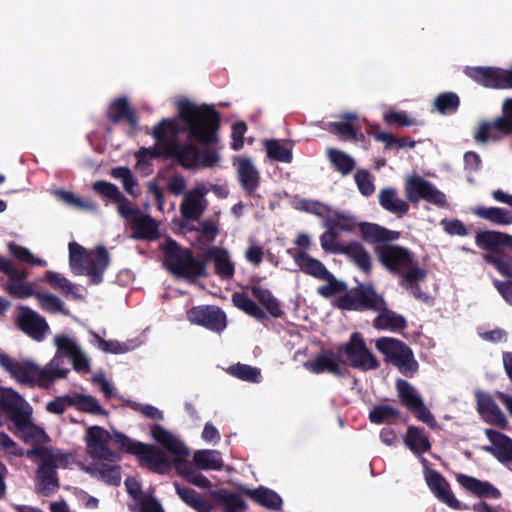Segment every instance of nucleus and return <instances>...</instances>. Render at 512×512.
Wrapping results in <instances>:
<instances>
[{"instance_id":"nucleus-49","label":"nucleus","mask_w":512,"mask_h":512,"mask_svg":"<svg viewBox=\"0 0 512 512\" xmlns=\"http://www.w3.org/2000/svg\"><path fill=\"white\" fill-rule=\"evenodd\" d=\"M0 405L11 411V415H13L22 411L28 404L16 391L4 388L1 392Z\"/></svg>"},{"instance_id":"nucleus-57","label":"nucleus","mask_w":512,"mask_h":512,"mask_svg":"<svg viewBox=\"0 0 512 512\" xmlns=\"http://www.w3.org/2000/svg\"><path fill=\"white\" fill-rule=\"evenodd\" d=\"M228 371L235 377L244 381L259 382L261 378L259 369L244 364L231 366Z\"/></svg>"},{"instance_id":"nucleus-7","label":"nucleus","mask_w":512,"mask_h":512,"mask_svg":"<svg viewBox=\"0 0 512 512\" xmlns=\"http://www.w3.org/2000/svg\"><path fill=\"white\" fill-rule=\"evenodd\" d=\"M113 439L120 449L138 457L142 465L158 473H165L170 469L166 455L151 445L137 442L122 433H114Z\"/></svg>"},{"instance_id":"nucleus-61","label":"nucleus","mask_w":512,"mask_h":512,"mask_svg":"<svg viewBox=\"0 0 512 512\" xmlns=\"http://www.w3.org/2000/svg\"><path fill=\"white\" fill-rule=\"evenodd\" d=\"M384 121L388 125H396L399 127H410L417 125V120L409 117L405 111H388L384 114Z\"/></svg>"},{"instance_id":"nucleus-10","label":"nucleus","mask_w":512,"mask_h":512,"mask_svg":"<svg viewBox=\"0 0 512 512\" xmlns=\"http://www.w3.org/2000/svg\"><path fill=\"white\" fill-rule=\"evenodd\" d=\"M375 346L402 373H414L417 370L418 365L411 349L401 341L382 337L376 340Z\"/></svg>"},{"instance_id":"nucleus-34","label":"nucleus","mask_w":512,"mask_h":512,"mask_svg":"<svg viewBox=\"0 0 512 512\" xmlns=\"http://www.w3.org/2000/svg\"><path fill=\"white\" fill-rule=\"evenodd\" d=\"M175 490L177 495L185 502L189 507L193 508L197 512H211L213 509L212 503L198 494L196 491L182 487L175 484Z\"/></svg>"},{"instance_id":"nucleus-6","label":"nucleus","mask_w":512,"mask_h":512,"mask_svg":"<svg viewBox=\"0 0 512 512\" xmlns=\"http://www.w3.org/2000/svg\"><path fill=\"white\" fill-rule=\"evenodd\" d=\"M151 435L155 441L164 446L173 455V463L179 474L197 487H211L210 481L204 475L192 470L191 465L186 460L189 451L177 437L159 425L152 427Z\"/></svg>"},{"instance_id":"nucleus-30","label":"nucleus","mask_w":512,"mask_h":512,"mask_svg":"<svg viewBox=\"0 0 512 512\" xmlns=\"http://www.w3.org/2000/svg\"><path fill=\"white\" fill-rule=\"evenodd\" d=\"M206 259L213 262L216 273L222 278L233 276L235 267L226 250L211 248L206 252Z\"/></svg>"},{"instance_id":"nucleus-23","label":"nucleus","mask_w":512,"mask_h":512,"mask_svg":"<svg viewBox=\"0 0 512 512\" xmlns=\"http://www.w3.org/2000/svg\"><path fill=\"white\" fill-rule=\"evenodd\" d=\"M396 386L402 402L414 411L417 418L425 423L433 424L434 419L431 413L424 407L415 389L404 380H398Z\"/></svg>"},{"instance_id":"nucleus-35","label":"nucleus","mask_w":512,"mask_h":512,"mask_svg":"<svg viewBox=\"0 0 512 512\" xmlns=\"http://www.w3.org/2000/svg\"><path fill=\"white\" fill-rule=\"evenodd\" d=\"M378 313V316L374 320V326L377 329L382 330H395L405 327V319L393 311L389 310L384 301L383 307L378 310H374Z\"/></svg>"},{"instance_id":"nucleus-42","label":"nucleus","mask_w":512,"mask_h":512,"mask_svg":"<svg viewBox=\"0 0 512 512\" xmlns=\"http://www.w3.org/2000/svg\"><path fill=\"white\" fill-rule=\"evenodd\" d=\"M71 405L77 407V409L94 414V415H106V411L99 405L98 401L90 396L81 393H75L71 396Z\"/></svg>"},{"instance_id":"nucleus-24","label":"nucleus","mask_w":512,"mask_h":512,"mask_svg":"<svg viewBox=\"0 0 512 512\" xmlns=\"http://www.w3.org/2000/svg\"><path fill=\"white\" fill-rule=\"evenodd\" d=\"M207 192V189L202 186L196 187L185 194L180 205V211L184 219L188 221L199 219L206 209L207 201L205 195Z\"/></svg>"},{"instance_id":"nucleus-38","label":"nucleus","mask_w":512,"mask_h":512,"mask_svg":"<svg viewBox=\"0 0 512 512\" xmlns=\"http://www.w3.org/2000/svg\"><path fill=\"white\" fill-rule=\"evenodd\" d=\"M341 363L340 356L338 359L332 354H324L306 363V367L314 373L327 371L332 374H338L340 373Z\"/></svg>"},{"instance_id":"nucleus-60","label":"nucleus","mask_w":512,"mask_h":512,"mask_svg":"<svg viewBox=\"0 0 512 512\" xmlns=\"http://www.w3.org/2000/svg\"><path fill=\"white\" fill-rule=\"evenodd\" d=\"M321 280H324L326 283L320 286L317 291L324 297H331L346 289L345 283L337 280L329 271L328 277L321 278Z\"/></svg>"},{"instance_id":"nucleus-22","label":"nucleus","mask_w":512,"mask_h":512,"mask_svg":"<svg viewBox=\"0 0 512 512\" xmlns=\"http://www.w3.org/2000/svg\"><path fill=\"white\" fill-rule=\"evenodd\" d=\"M106 116L115 125L126 122L132 130H136L138 127L137 112L130 105L127 97L123 96L112 100L108 106Z\"/></svg>"},{"instance_id":"nucleus-44","label":"nucleus","mask_w":512,"mask_h":512,"mask_svg":"<svg viewBox=\"0 0 512 512\" xmlns=\"http://www.w3.org/2000/svg\"><path fill=\"white\" fill-rule=\"evenodd\" d=\"M118 212L126 220H131L130 224H158L152 218H143L137 208L132 207L127 198L123 195L122 199L117 200Z\"/></svg>"},{"instance_id":"nucleus-32","label":"nucleus","mask_w":512,"mask_h":512,"mask_svg":"<svg viewBox=\"0 0 512 512\" xmlns=\"http://www.w3.org/2000/svg\"><path fill=\"white\" fill-rule=\"evenodd\" d=\"M53 195L57 200L62 202L68 208L80 212H94L97 209L96 203L81 198L71 191L58 188L53 191Z\"/></svg>"},{"instance_id":"nucleus-39","label":"nucleus","mask_w":512,"mask_h":512,"mask_svg":"<svg viewBox=\"0 0 512 512\" xmlns=\"http://www.w3.org/2000/svg\"><path fill=\"white\" fill-rule=\"evenodd\" d=\"M475 214L494 224H512V209L499 207H479Z\"/></svg>"},{"instance_id":"nucleus-45","label":"nucleus","mask_w":512,"mask_h":512,"mask_svg":"<svg viewBox=\"0 0 512 512\" xmlns=\"http://www.w3.org/2000/svg\"><path fill=\"white\" fill-rule=\"evenodd\" d=\"M176 161L185 169H193L198 166L199 148L192 143H181Z\"/></svg>"},{"instance_id":"nucleus-37","label":"nucleus","mask_w":512,"mask_h":512,"mask_svg":"<svg viewBox=\"0 0 512 512\" xmlns=\"http://www.w3.org/2000/svg\"><path fill=\"white\" fill-rule=\"evenodd\" d=\"M83 470L110 485H119L121 482V474L118 466H110L102 464L100 466H84Z\"/></svg>"},{"instance_id":"nucleus-12","label":"nucleus","mask_w":512,"mask_h":512,"mask_svg":"<svg viewBox=\"0 0 512 512\" xmlns=\"http://www.w3.org/2000/svg\"><path fill=\"white\" fill-rule=\"evenodd\" d=\"M464 74L474 82L487 88H512V69L503 70L497 67L467 66L464 69Z\"/></svg>"},{"instance_id":"nucleus-5","label":"nucleus","mask_w":512,"mask_h":512,"mask_svg":"<svg viewBox=\"0 0 512 512\" xmlns=\"http://www.w3.org/2000/svg\"><path fill=\"white\" fill-rule=\"evenodd\" d=\"M69 265L75 274H87L94 284H99L103 280V273L110 263L108 251L98 246L91 251H87L81 245L69 243Z\"/></svg>"},{"instance_id":"nucleus-64","label":"nucleus","mask_w":512,"mask_h":512,"mask_svg":"<svg viewBox=\"0 0 512 512\" xmlns=\"http://www.w3.org/2000/svg\"><path fill=\"white\" fill-rule=\"evenodd\" d=\"M397 411L389 405L375 406L369 413L372 423L380 424L396 417Z\"/></svg>"},{"instance_id":"nucleus-27","label":"nucleus","mask_w":512,"mask_h":512,"mask_svg":"<svg viewBox=\"0 0 512 512\" xmlns=\"http://www.w3.org/2000/svg\"><path fill=\"white\" fill-rule=\"evenodd\" d=\"M476 396L478 411L485 421L505 427L507 425V419L495 401L488 394L482 392H478Z\"/></svg>"},{"instance_id":"nucleus-53","label":"nucleus","mask_w":512,"mask_h":512,"mask_svg":"<svg viewBox=\"0 0 512 512\" xmlns=\"http://www.w3.org/2000/svg\"><path fill=\"white\" fill-rule=\"evenodd\" d=\"M233 304L243 310L248 315L255 317L256 319H262L264 317L263 311L243 293H235L232 296Z\"/></svg>"},{"instance_id":"nucleus-56","label":"nucleus","mask_w":512,"mask_h":512,"mask_svg":"<svg viewBox=\"0 0 512 512\" xmlns=\"http://www.w3.org/2000/svg\"><path fill=\"white\" fill-rule=\"evenodd\" d=\"M348 256L365 273L371 270L370 255L359 245H353L348 249Z\"/></svg>"},{"instance_id":"nucleus-62","label":"nucleus","mask_w":512,"mask_h":512,"mask_svg":"<svg viewBox=\"0 0 512 512\" xmlns=\"http://www.w3.org/2000/svg\"><path fill=\"white\" fill-rule=\"evenodd\" d=\"M219 499L223 503L224 512H239L247 509V503L237 494L223 492Z\"/></svg>"},{"instance_id":"nucleus-18","label":"nucleus","mask_w":512,"mask_h":512,"mask_svg":"<svg viewBox=\"0 0 512 512\" xmlns=\"http://www.w3.org/2000/svg\"><path fill=\"white\" fill-rule=\"evenodd\" d=\"M302 205L304 211L323 219L324 224H370L369 222H356L355 217L349 212L335 210L319 201L307 200Z\"/></svg>"},{"instance_id":"nucleus-41","label":"nucleus","mask_w":512,"mask_h":512,"mask_svg":"<svg viewBox=\"0 0 512 512\" xmlns=\"http://www.w3.org/2000/svg\"><path fill=\"white\" fill-rule=\"evenodd\" d=\"M295 261L300 269L309 275L319 279L328 277V270L317 259L300 253L295 256Z\"/></svg>"},{"instance_id":"nucleus-2","label":"nucleus","mask_w":512,"mask_h":512,"mask_svg":"<svg viewBox=\"0 0 512 512\" xmlns=\"http://www.w3.org/2000/svg\"><path fill=\"white\" fill-rule=\"evenodd\" d=\"M361 227L365 241L376 246L379 261L392 273H404L402 285L410 289L416 297H421L415 283L425 277V271L413 265V259L408 250L400 246L386 245L397 240L399 233L383 226Z\"/></svg>"},{"instance_id":"nucleus-14","label":"nucleus","mask_w":512,"mask_h":512,"mask_svg":"<svg viewBox=\"0 0 512 512\" xmlns=\"http://www.w3.org/2000/svg\"><path fill=\"white\" fill-rule=\"evenodd\" d=\"M339 355L341 362L364 370L375 369L379 364L357 333L351 336L347 346L339 351Z\"/></svg>"},{"instance_id":"nucleus-4","label":"nucleus","mask_w":512,"mask_h":512,"mask_svg":"<svg viewBox=\"0 0 512 512\" xmlns=\"http://www.w3.org/2000/svg\"><path fill=\"white\" fill-rule=\"evenodd\" d=\"M29 458L39 456L41 465L37 470L36 490L49 496L58 489L57 468H66L72 462V456L56 448H34L26 454Z\"/></svg>"},{"instance_id":"nucleus-26","label":"nucleus","mask_w":512,"mask_h":512,"mask_svg":"<svg viewBox=\"0 0 512 512\" xmlns=\"http://www.w3.org/2000/svg\"><path fill=\"white\" fill-rule=\"evenodd\" d=\"M237 176L242 189L248 195H253L259 187L260 175L249 158L238 159Z\"/></svg>"},{"instance_id":"nucleus-9","label":"nucleus","mask_w":512,"mask_h":512,"mask_svg":"<svg viewBox=\"0 0 512 512\" xmlns=\"http://www.w3.org/2000/svg\"><path fill=\"white\" fill-rule=\"evenodd\" d=\"M512 134V99H507L502 106V115L493 121H481L477 131L474 133V140L479 144H486L489 141L498 142L505 136Z\"/></svg>"},{"instance_id":"nucleus-13","label":"nucleus","mask_w":512,"mask_h":512,"mask_svg":"<svg viewBox=\"0 0 512 512\" xmlns=\"http://www.w3.org/2000/svg\"><path fill=\"white\" fill-rule=\"evenodd\" d=\"M13 427L10 430L24 442L29 444H42L47 442L45 431L32 422V408L26 405L19 413L11 415Z\"/></svg>"},{"instance_id":"nucleus-51","label":"nucleus","mask_w":512,"mask_h":512,"mask_svg":"<svg viewBox=\"0 0 512 512\" xmlns=\"http://www.w3.org/2000/svg\"><path fill=\"white\" fill-rule=\"evenodd\" d=\"M267 156L272 159L283 163H291L293 160L292 151L281 145L278 140L271 139L265 142Z\"/></svg>"},{"instance_id":"nucleus-3","label":"nucleus","mask_w":512,"mask_h":512,"mask_svg":"<svg viewBox=\"0 0 512 512\" xmlns=\"http://www.w3.org/2000/svg\"><path fill=\"white\" fill-rule=\"evenodd\" d=\"M0 366L17 383L26 387L48 388L56 380L66 378L69 370L63 367L59 354L55 355L45 366H40L30 359H14L0 352Z\"/></svg>"},{"instance_id":"nucleus-15","label":"nucleus","mask_w":512,"mask_h":512,"mask_svg":"<svg viewBox=\"0 0 512 512\" xmlns=\"http://www.w3.org/2000/svg\"><path fill=\"white\" fill-rule=\"evenodd\" d=\"M110 433L102 427L91 426L84 436L87 453L95 459L117 462L119 455L108 447Z\"/></svg>"},{"instance_id":"nucleus-33","label":"nucleus","mask_w":512,"mask_h":512,"mask_svg":"<svg viewBox=\"0 0 512 512\" xmlns=\"http://www.w3.org/2000/svg\"><path fill=\"white\" fill-rule=\"evenodd\" d=\"M379 204L386 211L402 216L409 210V205L404 200L398 197L397 191L394 188H384L378 195Z\"/></svg>"},{"instance_id":"nucleus-16","label":"nucleus","mask_w":512,"mask_h":512,"mask_svg":"<svg viewBox=\"0 0 512 512\" xmlns=\"http://www.w3.org/2000/svg\"><path fill=\"white\" fill-rule=\"evenodd\" d=\"M0 271L8 277L6 290L16 298H27L35 296V285L26 281L27 273L13 266L6 258L0 256Z\"/></svg>"},{"instance_id":"nucleus-55","label":"nucleus","mask_w":512,"mask_h":512,"mask_svg":"<svg viewBox=\"0 0 512 512\" xmlns=\"http://www.w3.org/2000/svg\"><path fill=\"white\" fill-rule=\"evenodd\" d=\"M8 250L16 259L30 263L32 265L45 266L46 261L33 255V253L25 247L14 243L8 244Z\"/></svg>"},{"instance_id":"nucleus-36","label":"nucleus","mask_w":512,"mask_h":512,"mask_svg":"<svg viewBox=\"0 0 512 512\" xmlns=\"http://www.w3.org/2000/svg\"><path fill=\"white\" fill-rule=\"evenodd\" d=\"M194 465L201 470H220L223 467L221 454L216 450H197L193 454Z\"/></svg>"},{"instance_id":"nucleus-31","label":"nucleus","mask_w":512,"mask_h":512,"mask_svg":"<svg viewBox=\"0 0 512 512\" xmlns=\"http://www.w3.org/2000/svg\"><path fill=\"white\" fill-rule=\"evenodd\" d=\"M240 489L242 493L266 508L278 510L282 506L281 497L270 489L264 487L250 489L244 486Z\"/></svg>"},{"instance_id":"nucleus-17","label":"nucleus","mask_w":512,"mask_h":512,"mask_svg":"<svg viewBox=\"0 0 512 512\" xmlns=\"http://www.w3.org/2000/svg\"><path fill=\"white\" fill-rule=\"evenodd\" d=\"M405 193L407 199L416 203L423 199L432 204L443 206L446 203V196L438 190L431 182L420 176H411L406 183Z\"/></svg>"},{"instance_id":"nucleus-29","label":"nucleus","mask_w":512,"mask_h":512,"mask_svg":"<svg viewBox=\"0 0 512 512\" xmlns=\"http://www.w3.org/2000/svg\"><path fill=\"white\" fill-rule=\"evenodd\" d=\"M457 482L469 492L475 494L478 497H489L498 499L501 496V492L486 481H481L472 476L465 474H457Z\"/></svg>"},{"instance_id":"nucleus-54","label":"nucleus","mask_w":512,"mask_h":512,"mask_svg":"<svg viewBox=\"0 0 512 512\" xmlns=\"http://www.w3.org/2000/svg\"><path fill=\"white\" fill-rule=\"evenodd\" d=\"M45 280L55 289L62 291L66 295L77 297L75 286L64 276L54 271L45 273Z\"/></svg>"},{"instance_id":"nucleus-46","label":"nucleus","mask_w":512,"mask_h":512,"mask_svg":"<svg viewBox=\"0 0 512 512\" xmlns=\"http://www.w3.org/2000/svg\"><path fill=\"white\" fill-rule=\"evenodd\" d=\"M347 226H331L330 229L321 236V245L323 249L332 252H338L343 249L341 233Z\"/></svg>"},{"instance_id":"nucleus-28","label":"nucleus","mask_w":512,"mask_h":512,"mask_svg":"<svg viewBox=\"0 0 512 512\" xmlns=\"http://www.w3.org/2000/svg\"><path fill=\"white\" fill-rule=\"evenodd\" d=\"M477 245L484 250L498 254L502 249L507 248L512 251V236L496 231H486L476 237Z\"/></svg>"},{"instance_id":"nucleus-47","label":"nucleus","mask_w":512,"mask_h":512,"mask_svg":"<svg viewBox=\"0 0 512 512\" xmlns=\"http://www.w3.org/2000/svg\"><path fill=\"white\" fill-rule=\"evenodd\" d=\"M460 106V98L454 92L440 93L434 100V107L441 114L455 113Z\"/></svg>"},{"instance_id":"nucleus-1","label":"nucleus","mask_w":512,"mask_h":512,"mask_svg":"<svg viewBox=\"0 0 512 512\" xmlns=\"http://www.w3.org/2000/svg\"><path fill=\"white\" fill-rule=\"evenodd\" d=\"M178 117L184 124L182 131L187 133L188 139L204 147L199 149L198 165L207 168L216 166L220 156L208 148L219 143L220 113L211 105H197L184 99L178 102Z\"/></svg>"},{"instance_id":"nucleus-25","label":"nucleus","mask_w":512,"mask_h":512,"mask_svg":"<svg viewBox=\"0 0 512 512\" xmlns=\"http://www.w3.org/2000/svg\"><path fill=\"white\" fill-rule=\"evenodd\" d=\"M54 344L59 354H64L71 358L75 370H88L89 360L72 338L65 335H56L54 337Z\"/></svg>"},{"instance_id":"nucleus-40","label":"nucleus","mask_w":512,"mask_h":512,"mask_svg":"<svg viewBox=\"0 0 512 512\" xmlns=\"http://www.w3.org/2000/svg\"><path fill=\"white\" fill-rule=\"evenodd\" d=\"M328 158L333 168L344 176L350 174L356 165L355 160L350 155L338 149H329Z\"/></svg>"},{"instance_id":"nucleus-11","label":"nucleus","mask_w":512,"mask_h":512,"mask_svg":"<svg viewBox=\"0 0 512 512\" xmlns=\"http://www.w3.org/2000/svg\"><path fill=\"white\" fill-rule=\"evenodd\" d=\"M384 298L370 285H360L336 300V306L344 310H378Z\"/></svg>"},{"instance_id":"nucleus-52","label":"nucleus","mask_w":512,"mask_h":512,"mask_svg":"<svg viewBox=\"0 0 512 512\" xmlns=\"http://www.w3.org/2000/svg\"><path fill=\"white\" fill-rule=\"evenodd\" d=\"M484 260L492 264L498 272L507 278H512V258L508 255L502 254H486Z\"/></svg>"},{"instance_id":"nucleus-21","label":"nucleus","mask_w":512,"mask_h":512,"mask_svg":"<svg viewBox=\"0 0 512 512\" xmlns=\"http://www.w3.org/2000/svg\"><path fill=\"white\" fill-rule=\"evenodd\" d=\"M425 481L434 496L452 509H462L461 503L453 494L449 483L438 472L426 469L424 472Z\"/></svg>"},{"instance_id":"nucleus-59","label":"nucleus","mask_w":512,"mask_h":512,"mask_svg":"<svg viewBox=\"0 0 512 512\" xmlns=\"http://www.w3.org/2000/svg\"><path fill=\"white\" fill-rule=\"evenodd\" d=\"M359 192L363 196H371L375 192V185L371 180V174L366 169H359L354 175Z\"/></svg>"},{"instance_id":"nucleus-43","label":"nucleus","mask_w":512,"mask_h":512,"mask_svg":"<svg viewBox=\"0 0 512 512\" xmlns=\"http://www.w3.org/2000/svg\"><path fill=\"white\" fill-rule=\"evenodd\" d=\"M485 434L490 442L498 450L499 460L507 461L508 455L510 452H512V439L492 429H486Z\"/></svg>"},{"instance_id":"nucleus-58","label":"nucleus","mask_w":512,"mask_h":512,"mask_svg":"<svg viewBox=\"0 0 512 512\" xmlns=\"http://www.w3.org/2000/svg\"><path fill=\"white\" fill-rule=\"evenodd\" d=\"M252 293L264 305V307L269 311V313L272 316H280L281 310L279 308V305L270 292L263 290L261 288L254 287L252 289Z\"/></svg>"},{"instance_id":"nucleus-63","label":"nucleus","mask_w":512,"mask_h":512,"mask_svg":"<svg viewBox=\"0 0 512 512\" xmlns=\"http://www.w3.org/2000/svg\"><path fill=\"white\" fill-rule=\"evenodd\" d=\"M35 297L42 309L53 313L63 311V302L57 296L53 294L37 292Z\"/></svg>"},{"instance_id":"nucleus-19","label":"nucleus","mask_w":512,"mask_h":512,"mask_svg":"<svg viewBox=\"0 0 512 512\" xmlns=\"http://www.w3.org/2000/svg\"><path fill=\"white\" fill-rule=\"evenodd\" d=\"M190 322L220 332L226 328V315L215 306H198L188 311Z\"/></svg>"},{"instance_id":"nucleus-50","label":"nucleus","mask_w":512,"mask_h":512,"mask_svg":"<svg viewBox=\"0 0 512 512\" xmlns=\"http://www.w3.org/2000/svg\"><path fill=\"white\" fill-rule=\"evenodd\" d=\"M180 131L181 130L175 118H163L153 127L150 134L159 143L164 141L168 134L177 136Z\"/></svg>"},{"instance_id":"nucleus-48","label":"nucleus","mask_w":512,"mask_h":512,"mask_svg":"<svg viewBox=\"0 0 512 512\" xmlns=\"http://www.w3.org/2000/svg\"><path fill=\"white\" fill-rule=\"evenodd\" d=\"M405 444L415 454L423 453L430 448L428 438L417 428L410 427L404 438Z\"/></svg>"},{"instance_id":"nucleus-20","label":"nucleus","mask_w":512,"mask_h":512,"mask_svg":"<svg viewBox=\"0 0 512 512\" xmlns=\"http://www.w3.org/2000/svg\"><path fill=\"white\" fill-rule=\"evenodd\" d=\"M19 328L36 341H41L49 330L46 320L28 307H20L17 317Z\"/></svg>"},{"instance_id":"nucleus-8","label":"nucleus","mask_w":512,"mask_h":512,"mask_svg":"<svg viewBox=\"0 0 512 512\" xmlns=\"http://www.w3.org/2000/svg\"><path fill=\"white\" fill-rule=\"evenodd\" d=\"M165 265L174 275L186 279L201 277L205 274V264L195 259L187 249L180 248L169 241L165 250Z\"/></svg>"}]
</instances>
